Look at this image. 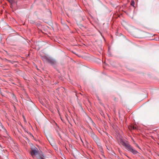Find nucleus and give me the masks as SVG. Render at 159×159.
I'll list each match as a JSON object with an SVG mask.
<instances>
[{"instance_id": "nucleus-1", "label": "nucleus", "mask_w": 159, "mask_h": 159, "mask_svg": "<svg viewBox=\"0 0 159 159\" xmlns=\"http://www.w3.org/2000/svg\"><path fill=\"white\" fill-rule=\"evenodd\" d=\"M121 143L123 146L125 147L126 149L132 152L133 154H136L138 153L137 151L134 150L133 148L129 144L128 141H122L121 142Z\"/></svg>"}, {"instance_id": "nucleus-2", "label": "nucleus", "mask_w": 159, "mask_h": 159, "mask_svg": "<svg viewBox=\"0 0 159 159\" xmlns=\"http://www.w3.org/2000/svg\"><path fill=\"white\" fill-rule=\"evenodd\" d=\"M30 154L33 157L36 156L37 157L36 159H44L42 157L39 156V150L36 148L32 149L30 152Z\"/></svg>"}, {"instance_id": "nucleus-3", "label": "nucleus", "mask_w": 159, "mask_h": 159, "mask_svg": "<svg viewBox=\"0 0 159 159\" xmlns=\"http://www.w3.org/2000/svg\"><path fill=\"white\" fill-rule=\"evenodd\" d=\"M90 135L92 137V138L95 140L97 141L98 140V139L97 136L93 133V132L91 131L90 132Z\"/></svg>"}, {"instance_id": "nucleus-4", "label": "nucleus", "mask_w": 159, "mask_h": 159, "mask_svg": "<svg viewBox=\"0 0 159 159\" xmlns=\"http://www.w3.org/2000/svg\"><path fill=\"white\" fill-rule=\"evenodd\" d=\"M47 61L51 64H53L54 63V61L53 60L48 58Z\"/></svg>"}, {"instance_id": "nucleus-5", "label": "nucleus", "mask_w": 159, "mask_h": 159, "mask_svg": "<svg viewBox=\"0 0 159 159\" xmlns=\"http://www.w3.org/2000/svg\"><path fill=\"white\" fill-rule=\"evenodd\" d=\"M48 58L46 57H42V59L44 61H47Z\"/></svg>"}, {"instance_id": "nucleus-6", "label": "nucleus", "mask_w": 159, "mask_h": 159, "mask_svg": "<svg viewBox=\"0 0 159 159\" xmlns=\"http://www.w3.org/2000/svg\"><path fill=\"white\" fill-rule=\"evenodd\" d=\"M7 1L11 4H12L15 2V0H7Z\"/></svg>"}, {"instance_id": "nucleus-7", "label": "nucleus", "mask_w": 159, "mask_h": 159, "mask_svg": "<svg viewBox=\"0 0 159 159\" xmlns=\"http://www.w3.org/2000/svg\"><path fill=\"white\" fill-rule=\"evenodd\" d=\"M134 4H135L134 2V1L132 0L131 1V3H130L131 5L134 6Z\"/></svg>"}, {"instance_id": "nucleus-8", "label": "nucleus", "mask_w": 159, "mask_h": 159, "mask_svg": "<svg viewBox=\"0 0 159 159\" xmlns=\"http://www.w3.org/2000/svg\"><path fill=\"white\" fill-rule=\"evenodd\" d=\"M133 140V142H134V143L135 144V145H136V146L138 147L139 148H140L139 147V146L136 143H135V142Z\"/></svg>"}, {"instance_id": "nucleus-9", "label": "nucleus", "mask_w": 159, "mask_h": 159, "mask_svg": "<svg viewBox=\"0 0 159 159\" xmlns=\"http://www.w3.org/2000/svg\"><path fill=\"white\" fill-rule=\"evenodd\" d=\"M6 60L7 61V62H10L11 63V61L8 60H7V59H6Z\"/></svg>"}, {"instance_id": "nucleus-10", "label": "nucleus", "mask_w": 159, "mask_h": 159, "mask_svg": "<svg viewBox=\"0 0 159 159\" xmlns=\"http://www.w3.org/2000/svg\"><path fill=\"white\" fill-rule=\"evenodd\" d=\"M133 129H135V128H134V127H133Z\"/></svg>"}]
</instances>
